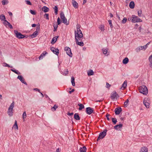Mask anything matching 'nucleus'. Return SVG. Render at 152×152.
Returning <instances> with one entry per match:
<instances>
[{
  "instance_id": "obj_28",
  "label": "nucleus",
  "mask_w": 152,
  "mask_h": 152,
  "mask_svg": "<svg viewBox=\"0 0 152 152\" xmlns=\"http://www.w3.org/2000/svg\"><path fill=\"white\" fill-rule=\"evenodd\" d=\"M42 10L44 12H48V7L44 6L42 8Z\"/></svg>"
},
{
  "instance_id": "obj_6",
  "label": "nucleus",
  "mask_w": 152,
  "mask_h": 152,
  "mask_svg": "<svg viewBox=\"0 0 152 152\" xmlns=\"http://www.w3.org/2000/svg\"><path fill=\"white\" fill-rule=\"evenodd\" d=\"M64 50L66 51L67 55L70 57L72 56V54L71 52V50L70 48L66 47L64 48Z\"/></svg>"
},
{
  "instance_id": "obj_30",
  "label": "nucleus",
  "mask_w": 152,
  "mask_h": 152,
  "mask_svg": "<svg viewBox=\"0 0 152 152\" xmlns=\"http://www.w3.org/2000/svg\"><path fill=\"white\" fill-rule=\"evenodd\" d=\"M13 127L15 129H18V126L16 120H15V122L13 126Z\"/></svg>"
},
{
  "instance_id": "obj_1",
  "label": "nucleus",
  "mask_w": 152,
  "mask_h": 152,
  "mask_svg": "<svg viewBox=\"0 0 152 152\" xmlns=\"http://www.w3.org/2000/svg\"><path fill=\"white\" fill-rule=\"evenodd\" d=\"M80 26L79 25L77 24V31H75V38L76 44L81 46H83L84 45V43L83 42L81 41H79V39L78 38H82L83 37V35L82 32L80 29Z\"/></svg>"
},
{
  "instance_id": "obj_9",
  "label": "nucleus",
  "mask_w": 152,
  "mask_h": 152,
  "mask_svg": "<svg viewBox=\"0 0 152 152\" xmlns=\"http://www.w3.org/2000/svg\"><path fill=\"white\" fill-rule=\"evenodd\" d=\"M50 50L54 53L55 54L57 55H58L59 50L58 49L55 48L53 47H51L50 48Z\"/></svg>"
},
{
  "instance_id": "obj_34",
  "label": "nucleus",
  "mask_w": 152,
  "mask_h": 152,
  "mask_svg": "<svg viewBox=\"0 0 152 152\" xmlns=\"http://www.w3.org/2000/svg\"><path fill=\"white\" fill-rule=\"evenodd\" d=\"M2 5H5L8 3L9 1L8 0H3L2 1Z\"/></svg>"
},
{
  "instance_id": "obj_37",
  "label": "nucleus",
  "mask_w": 152,
  "mask_h": 152,
  "mask_svg": "<svg viewBox=\"0 0 152 152\" xmlns=\"http://www.w3.org/2000/svg\"><path fill=\"white\" fill-rule=\"evenodd\" d=\"M102 51L103 53L105 55L107 53L108 51L107 49L103 48L102 49Z\"/></svg>"
},
{
  "instance_id": "obj_22",
  "label": "nucleus",
  "mask_w": 152,
  "mask_h": 152,
  "mask_svg": "<svg viewBox=\"0 0 152 152\" xmlns=\"http://www.w3.org/2000/svg\"><path fill=\"white\" fill-rule=\"evenodd\" d=\"M123 126V124H119L118 125H117L115 126L114 127V128L116 130H118V128H121Z\"/></svg>"
},
{
  "instance_id": "obj_16",
  "label": "nucleus",
  "mask_w": 152,
  "mask_h": 152,
  "mask_svg": "<svg viewBox=\"0 0 152 152\" xmlns=\"http://www.w3.org/2000/svg\"><path fill=\"white\" fill-rule=\"evenodd\" d=\"M38 34V32L37 31H35L32 34L29 35L32 38L35 37Z\"/></svg>"
},
{
  "instance_id": "obj_61",
  "label": "nucleus",
  "mask_w": 152,
  "mask_h": 152,
  "mask_svg": "<svg viewBox=\"0 0 152 152\" xmlns=\"http://www.w3.org/2000/svg\"><path fill=\"white\" fill-rule=\"evenodd\" d=\"M68 70L67 69L65 70V71H64V74L65 75H67L68 74Z\"/></svg>"
},
{
  "instance_id": "obj_4",
  "label": "nucleus",
  "mask_w": 152,
  "mask_h": 152,
  "mask_svg": "<svg viewBox=\"0 0 152 152\" xmlns=\"http://www.w3.org/2000/svg\"><path fill=\"white\" fill-rule=\"evenodd\" d=\"M107 130H104L103 132L100 133L97 139V141L103 138L106 135Z\"/></svg>"
},
{
  "instance_id": "obj_42",
  "label": "nucleus",
  "mask_w": 152,
  "mask_h": 152,
  "mask_svg": "<svg viewBox=\"0 0 152 152\" xmlns=\"http://www.w3.org/2000/svg\"><path fill=\"white\" fill-rule=\"evenodd\" d=\"M129 102V100L128 99H127L126 100V101L124 102V105L125 107H127L128 105V103Z\"/></svg>"
},
{
  "instance_id": "obj_52",
  "label": "nucleus",
  "mask_w": 152,
  "mask_h": 152,
  "mask_svg": "<svg viewBox=\"0 0 152 152\" xmlns=\"http://www.w3.org/2000/svg\"><path fill=\"white\" fill-rule=\"evenodd\" d=\"M57 24L58 25L60 24L61 23V21L60 19L59 18V17L57 19Z\"/></svg>"
},
{
  "instance_id": "obj_46",
  "label": "nucleus",
  "mask_w": 152,
  "mask_h": 152,
  "mask_svg": "<svg viewBox=\"0 0 152 152\" xmlns=\"http://www.w3.org/2000/svg\"><path fill=\"white\" fill-rule=\"evenodd\" d=\"M54 9L55 10V14L56 15L58 14V7L57 6H55L54 7Z\"/></svg>"
},
{
  "instance_id": "obj_29",
  "label": "nucleus",
  "mask_w": 152,
  "mask_h": 152,
  "mask_svg": "<svg viewBox=\"0 0 152 152\" xmlns=\"http://www.w3.org/2000/svg\"><path fill=\"white\" fill-rule=\"evenodd\" d=\"M129 61V59L127 58H125L123 59L122 62L124 64H127Z\"/></svg>"
},
{
  "instance_id": "obj_39",
  "label": "nucleus",
  "mask_w": 152,
  "mask_h": 152,
  "mask_svg": "<svg viewBox=\"0 0 152 152\" xmlns=\"http://www.w3.org/2000/svg\"><path fill=\"white\" fill-rule=\"evenodd\" d=\"M141 50H142V46L139 47L136 49L137 52H139Z\"/></svg>"
},
{
  "instance_id": "obj_17",
  "label": "nucleus",
  "mask_w": 152,
  "mask_h": 152,
  "mask_svg": "<svg viewBox=\"0 0 152 152\" xmlns=\"http://www.w3.org/2000/svg\"><path fill=\"white\" fill-rule=\"evenodd\" d=\"M127 86V81L125 80L124 82V83L122 84V87L120 89H124Z\"/></svg>"
},
{
  "instance_id": "obj_45",
  "label": "nucleus",
  "mask_w": 152,
  "mask_h": 152,
  "mask_svg": "<svg viewBox=\"0 0 152 152\" xmlns=\"http://www.w3.org/2000/svg\"><path fill=\"white\" fill-rule=\"evenodd\" d=\"M40 25L39 23H38V24L37 25L36 28V31H37V32H38L40 30Z\"/></svg>"
},
{
  "instance_id": "obj_40",
  "label": "nucleus",
  "mask_w": 152,
  "mask_h": 152,
  "mask_svg": "<svg viewBox=\"0 0 152 152\" xmlns=\"http://www.w3.org/2000/svg\"><path fill=\"white\" fill-rule=\"evenodd\" d=\"M57 107L58 106L56 104H55L54 106L51 107V110L53 111H55Z\"/></svg>"
},
{
  "instance_id": "obj_19",
  "label": "nucleus",
  "mask_w": 152,
  "mask_h": 152,
  "mask_svg": "<svg viewBox=\"0 0 152 152\" xmlns=\"http://www.w3.org/2000/svg\"><path fill=\"white\" fill-rule=\"evenodd\" d=\"M149 66L152 68V55L150 56L149 57Z\"/></svg>"
},
{
  "instance_id": "obj_20",
  "label": "nucleus",
  "mask_w": 152,
  "mask_h": 152,
  "mask_svg": "<svg viewBox=\"0 0 152 152\" xmlns=\"http://www.w3.org/2000/svg\"><path fill=\"white\" fill-rule=\"evenodd\" d=\"M58 36H56L53 38L52 40L51 43L52 44H54L57 41V38H58Z\"/></svg>"
},
{
  "instance_id": "obj_47",
  "label": "nucleus",
  "mask_w": 152,
  "mask_h": 152,
  "mask_svg": "<svg viewBox=\"0 0 152 152\" xmlns=\"http://www.w3.org/2000/svg\"><path fill=\"white\" fill-rule=\"evenodd\" d=\"M4 66H7V67H11V68H13L12 66H10L8 64H7L6 63H4Z\"/></svg>"
},
{
  "instance_id": "obj_41",
  "label": "nucleus",
  "mask_w": 152,
  "mask_h": 152,
  "mask_svg": "<svg viewBox=\"0 0 152 152\" xmlns=\"http://www.w3.org/2000/svg\"><path fill=\"white\" fill-rule=\"evenodd\" d=\"M30 12L33 15H35L36 14V12L35 11L33 10H30Z\"/></svg>"
},
{
  "instance_id": "obj_59",
  "label": "nucleus",
  "mask_w": 152,
  "mask_h": 152,
  "mask_svg": "<svg viewBox=\"0 0 152 152\" xmlns=\"http://www.w3.org/2000/svg\"><path fill=\"white\" fill-rule=\"evenodd\" d=\"M25 35H23V34H22L21 35V36H20V39H23L24 38H25Z\"/></svg>"
},
{
  "instance_id": "obj_21",
  "label": "nucleus",
  "mask_w": 152,
  "mask_h": 152,
  "mask_svg": "<svg viewBox=\"0 0 152 152\" xmlns=\"http://www.w3.org/2000/svg\"><path fill=\"white\" fill-rule=\"evenodd\" d=\"M129 7L131 9H133L134 7V3L133 1L130 2L129 4Z\"/></svg>"
},
{
  "instance_id": "obj_38",
  "label": "nucleus",
  "mask_w": 152,
  "mask_h": 152,
  "mask_svg": "<svg viewBox=\"0 0 152 152\" xmlns=\"http://www.w3.org/2000/svg\"><path fill=\"white\" fill-rule=\"evenodd\" d=\"M14 104H15L14 102V101L12 102V103L10 104V106L9 107V108L13 110V108L14 106Z\"/></svg>"
},
{
  "instance_id": "obj_36",
  "label": "nucleus",
  "mask_w": 152,
  "mask_h": 152,
  "mask_svg": "<svg viewBox=\"0 0 152 152\" xmlns=\"http://www.w3.org/2000/svg\"><path fill=\"white\" fill-rule=\"evenodd\" d=\"M88 76L93 75H94V72L92 70H90V71L88 72Z\"/></svg>"
},
{
  "instance_id": "obj_5",
  "label": "nucleus",
  "mask_w": 152,
  "mask_h": 152,
  "mask_svg": "<svg viewBox=\"0 0 152 152\" xmlns=\"http://www.w3.org/2000/svg\"><path fill=\"white\" fill-rule=\"evenodd\" d=\"M110 97L113 100L115 99H117V98H118L119 96L116 91H114L111 93Z\"/></svg>"
},
{
  "instance_id": "obj_11",
  "label": "nucleus",
  "mask_w": 152,
  "mask_h": 152,
  "mask_svg": "<svg viewBox=\"0 0 152 152\" xmlns=\"http://www.w3.org/2000/svg\"><path fill=\"white\" fill-rule=\"evenodd\" d=\"M122 111V108L121 107H118L115 109V112L116 115H118Z\"/></svg>"
},
{
  "instance_id": "obj_56",
  "label": "nucleus",
  "mask_w": 152,
  "mask_h": 152,
  "mask_svg": "<svg viewBox=\"0 0 152 152\" xmlns=\"http://www.w3.org/2000/svg\"><path fill=\"white\" fill-rule=\"evenodd\" d=\"M110 116V115L108 114H107L106 115V117L107 118V119L109 121L110 120V118H109V117Z\"/></svg>"
},
{
  "instance_id": "obj_35",
  "label": "nucleus",
  "mask_w": 152,
  "mask_h": 152,
  "mask_svg": "<svg viewBox=\"0 0 152 152\" xmlns=\"http://www.w3.org/2000/svg\"><path fill=\"white\" fill-rule=\"evenodd\" d=\"M78 105L79 106V110H81L84 108V106L82 104H78Z\"/></svg>"
},
{
  "instance_id": "obj_33",
  "label": "nucleus",
  "mask_w": 152,
  "mask_h": 152,
  "mask_svg": "<svg viewBox=\"0 0 152 152\" xmlns=\"http://www.w3.org/2000/svg\"><path fill=\"white\" fill-rule=\"evenodd\" d=\"M99 28L102 31H104L105 30L104 26L103 25H100L99 27Z\"/></svg>"
},
{
  "instance_id": "obj_53",
  "label": "nucleus",
  "mask_w": 152,
  "mask_h": 152,
  "mask_svg": "<svg viewBox=\"0 0 152 152\" xmlns=\"http://www.w3.org/2000/svg\"><path fill=\"white\" fill-rule=\"evenodd\" d=\"M142 13L141 10H140L138 12V14L139 16H141V14Z\"/></svg>"
},
{
  "instance_id": "obj_3",
  "label": "nucleus",
  "mask_w": 152,
  "mask_h": 152,
  "mask_svg": "<svg viewBox=\"0 0 152 152\" xmlns=\"http://www.w3.org/2000/svg\"><path fill=\"white\" fill-rule=\"evenodd\" d=\"M132 21L133 23L141 22L142 20L140 18H138L137 16L135 15H132Z\"/></svg>"
},
{
  "instance_id": "obj_31",
  "label": "nucleus",
  "mask_w": 152,
  "mask_h": 152,
  "mask_svg": "<svg viewBox=\"0 0 152 152\" xmlns=\"http://www.w3.org/2000/svg\"><path fill=\"white\" fill-rule=\"evenodd\" d=\"M71 82L72 83V85L73 86H75V78L73 77H72L71 78Z\"/></svg>"
},
{
  "instance_id": "obj_49",
  "label": "nucleus",
  "mask_w": 152,
  "mask_h": 152,
  "mask_svg": "<svg viewBox=\"0 0 152 152\" xmlns=\"http://www.w3.org/2000/svg\"><path fill=\"white\" fill-rule=\"evenodd\" d=\"M127 21V19L126 18H124L123 20H122V23H125Z\"/></svg>"
},
{
  "instance_id": "obj_10",
  "label": "nucleus",
  "mask_w": 152,
  "mask_h": 152,
  "mask_svg": "<svg viewBox=\"0 0 152 152\" xmlns=\"http://www.w3.org/2000/svg\"><path fill=\"white\" fill-rule=\"evenodd\" d=\"M14 33L16 37L20 39V37L21 36L22 34L20 32H19L17 30H14Z\"/></svg>"
},
{
  "instance_id": "obj_24",
  "label": "nucleus",
  "mask_w": 152,
  "mask_h": 152,
  "mask_svg": "<svg viewBox=\"0 0 152 152\" xmlns=\"http://www.w3.org/2000/svg\"><path fill=\"white\" fill-rule=\"evenodd\" d=\"M62 20L63 23L64 24H66V25H69V21L67 20L66 18H65L64 19H64Z\"/></svg>"
},
{
  "instance_id": "obj_25",
  "label": "nucleus",
  "mask_w": 152,
  "mask_h": 152,
  "mask_svg": "<svg viewBox=\"0 0 152 152\" xmlns=\"http://www.w3.org/2000/svg\"><path fill=\"white\" fill-rule=\"evenodd\" d=\"M74 118L76 120H79L80 117L78 113H75L74 115Z\"/></svg>"
},
{
  "instance_id": "obj_14",
  "label": "nucleus",
  "mask_w": 152,
  "mask_h": 152,
  "mask_svg": "<svg viewBox=\"0 0 152 152\" xmlns=\"http://www.w3.org/2000/svg\"><path fill=\"white\" fill-rule=\"evenodd\" d=\"M47 53V52L46 51H44L39 57V60L42 59L44 57L45 55Z\"/></svg>"
},
{
  "instance_id": "obj_32",
  "label": "nucleus",
  "mask_w": 152,
  "mask_h": 152,
  "mask_svg": "<svg viewBox=\"0 0 152 152\" xmlns=\"http://www.w3.org/2000/svg\"><path fill=\"white\" fill-rule=\"evenodd\" d=\"M60 18L62 20L64 19H64L65 18L64 14L63 13V12H61L60 13Z\"/></svg>"
},
{
  "instance_id": "obj_55",
  "label": "nucleus",
  "mask_w": 152,
  "mask_h": 152,
  "mask_svg": "<svg viewBox=\"0 0 152 152\" xmlns=\"http://www.w3.org/2000/svg\"><path fill=\"white\" fill-rule=\"evenodd\" d=\"M148 44V43H147L146 45L143 46L142 47V50H145L147 48V45Z\"/></svg>"
},
{
  "instance_id": "obj_15",
  "label": "nucleus",
  "mask_w": 152,
  "mask_h": 152,
  "mask_svg": "<svg viewBox=\"0 0 152 152\" xmlns=\"http://www.w3.org/2000/svg\"><path fill=\"white\" fill-rule=\"evenodd\" d=\"M12 111L13 110L8 108V110L7 111V113L9 115L10 117L12 116L13 115V112Z\"/></svg>"
},
{
  "instance_id": "obj_58",
  "label": "nucleus",
  "mask_w": 152,
  "mask_h": 152,
  "mask_svg": "<svg viewBox=\"0 0 152 152\" xmlns=\"http://www.w3.org/2000/svg\"><path fill=\"white\" fill-rule=\"evenodd\" d=\"M33 90L34 91H37L39 92H40V90L39 89H38L37 88H33Z\"/></svg>"
},
{
  "instance_id": "obj_26",
  "label": "nucleus",
  "mask_w": 152,
  "mask_h": 152,
  "mask_svg": "<svg viewBox=\"0 0 152 152\" xmlns=\"http://www.w3.org/2000/svg\"><path fill=\"white\" fill-rule=\"evenodd\" d=\"M86 148L85 146H83L80 149V152H86Z\"/></svg>"
},
{
  "instance_id": "obj_64",
  "label": "nucleus",
  "mask_w": 152,
  "mask_h": 152,
  "mask_svg": "<svg viewBox=\"0 0 152 152\" xmlns=\"http://www.w3.org/2000/svg\"><path fill=\"white\" fill-rule=\"evenodd\" d=\"M75 91V89H72V90L71 91H69V94H71L72 93V92H74Z\"/></svg>"
},
{
  "instance_id": "obj_2",
  "label": "nucleus",
  "mask_w": 152,
  "mask_h": 152,
  "mask_svg": "<svg viewBox=\"0 0 152 152\" xmlns=\"http://www.w3.org/2000/svg\"><path fill=\"white\" fill-rule=\"evenodd\" d=\"M140 92L144 95H146L148 93V90L147 87L145 86H140L139 88Z\"/></svg>"
},
{
  "instance_id": "obj_60",
  "label": "nucleus",
  "mask_w": 152,
  "mask_h": 152,
  "mask_svg": "<svg viewBox=\"0 0 152 152\" xmlns=\"http://www.w3.org/2000/svg\"><path fill=\"white\" fill-rule=\"evenodd\" d=\"M110 85L109 84V83H106V87L107 88H109L110 87Z\"/></svg>"
},
{
  "instance_id": "obj_62",
  "label": "nucleus",
  "mask_w": 152,
  "mask_h": 152,
  "mask_svg": "<svg viewBox=\"0 0 152 152\" xmlns=\"http://www.w3.org/2000/svg\"><path fill=\"white\" fill-rule=\"evenodd\" d=\"M44 16V18H45L46 19H48V13H45Z\"/></svg>"
},
{
  "instance_id": "obj_13",
  "label": "nucleus",
  "mask_w": 152,
  "mask_h": 152,
  "mask_svg": "<svg viewBox=\"0 0 152 152\" xmlns=\"http://www.w3.org/2000/svg\"><path fill=\"white\" fill-rule=\"evenodd\" d=\"M72 4L73 6L75 8H77L78 7V4L76 1L74 0H72Z\"/></svg>"
},
{
  "instance_id": "obj_51",
  "label": "nucleus",
  "mask_w": 152,
  "mask_h": 152,
  "mask_svg": "<svg viewBox=\"0 0 152 152\" xmlns=\"http://www.w3.org/2000/svg\"><path fill=\"white\" fill-rule=\"evenodd\" d=\"M108 22L110 25V27L111 28H113V25L112 23V20H109L108 21Z\"/></svg>"
},
{
  "instance_id": "obj_54",
  "label": "nucleus",
  "mask_w": 152,
  "mask_h": 152,
  "mask_svg": "<svg viewBox=\"0 0 152 152\" xmlns=\"http://www.w3.org/2000/svg\"><path fill=\"white\" fill-rule=\"evenodd\" d=\"M57 27H58L57 25H54V31H55L56 30Z\"/></svg>"
},
{
  "instance_id": "obj_57",
  "label": "nucleus",
  "mask_w": 152,
  "mask_h": 152,
  "mask_svg": "<svg viewBox=\"0 0 152 152\" xmlns=\"http://www.w3.org/2000/svg\"><path fill=\"white\" fill-rule=\"evenodd\" d=\"M8 27H9L11 29H12L13 28V26L10 23L8 25Z\"/></svg>"
},
{
  "instance_id": "obj_8",
  "label": "nucleus",
  "mask_w": 152,
  "mask_h": 152,
  "mask_svg": "<svg viewBox=\"0 0 152 152\" xmlns=\"http://www.w3.org/2000/svg\"><path fill=\"white\" fill-rule=\"evenodd\" d=\"M17 79L19 80L20 81L26 85H27V84L26 82L24 81V79L23 76L21 75H19L17 77Z\"/></svg>"
},
{
  "instance_id": "obj_18",
  "label": "nucleus",
  "mask_w": 152,
  "mask_h": 152,
  "mask_svg": "<svg viewBox=\"0 0 152 152\" xmlns=\"http://www.w3.org/2000/svg\"><path fill=\"white\" fill-rule=\"evenodd\" d=\"M148 148L146 147H143L142 148L140 151V152H148Z\"/></svg>"
},
{
  "instance_id": "obj_48",
  "label": "nucleus",
  "mask_w": 152,
  "mask_h": 152,
  "mask_svg": "<svg viewBox=\"0 0 152 152\" xmlns=\"http://www.w3.org/2000/svg\"><path fill=\"white\" fill-rule=\"evenodd\" d=\"M26 114L25 111L24 112L23 114V119H24L25 118H26Z\"/></svg>"
},
{
  "instance_id": "obj_50",
  "label": "nucleus",
  "mask_w": 152,
  "mask_h": 152,
  "mask_svg": "<svg viewBox=\"0 0 152 152\" xmlns=\"http://www.w3.org/2000/svg\"><path fill=\"white\" fill-rule=\"evenodd\" d=\"M25 1L26 2V4L30 5H32V4L30 2V1L29 0H26Z\"/></svg>"
},
{
  "instance_id": "obj_27",
  "label": "nucleus",
  "mask_w": 152,
  "mask_h": 152,
  "mask_svg": "<svg viewBox=\"0 0 152 152\" xmlns=\"http://www.w3.org/2000/svg\"><path fill=\"white\" fill-rule=\"evenodd\" d=\"M0 19L1 21H4L6 20L5 16L4 14H1L0 15Z\"/></svg>"
},
{
  "instance_id": "obj_23",
  "label": "nucleus",
  "mask_w": 152,
  "mask_h": 152,
  "mask_svg": "<svg viewBox=\"0 0 152 152\" xmlns=\"http://www.w3.org/2000/svg\"><path fill=\"white\" fill-rule=\"evenodd\" d=\"M11 70L17 75H19L21 74L19 72L18 70L15 69H11Z\"/></svg>"
},
{
  "instance_id": "obj_43",
  "label": "nucleus",
  "mask_w": 152,
  "mask_h": 152,
  "mask_svg": "<svg viewBox=\"0 0 152 152\" xmlns=\"http://www.w3.org/2000/svg\"><path fill=\"white\" fill-rule=\"evenodd\" d=\"M112 121L113 123L114 124H116V122H117L116 119L115 118H112Z\"/></svg>"
},
{
  "instance_id": "obj_7",
  "label": "nucleus",
  "mask_w": 152,
  "mask_h": 152,
  "mask_svg": "<svg viewBox=\"0 0 152 152\" xmlns=\"http://www.w3.org/2000/svg\"><path fill=\"white\" fill-rule=\"evenodd\" d=\"M149 100L148 98H145L143 101V103L147 108L149 107L150 103L148 102Z\"/></svg>"
},
{
  "instance_id": "obj_63",
  "label": "nucleus",
  "mask_w": 152,
  "mask_h": 152,
  "mask_svg": "<svg viewBox=\"0 0 152 152\" xmlns=\"http://www.w3.org/2000/svg\"><path fill=\"white\" fill-rule=\"evenodd\" d=\"M37 26V25L36 24H35V23L31 25V26L33 27H36V26Z\"/></svg>"
},
{
  "instance_id": "obj_44",
  "label": "nucleus",
  "mask_w": 152,
  "mask_h": 152,
  "mask_svg": "<svg viewBox=\"0 0 152 152\" xmlns=\"http://www.w3.org/2000/svg\"><path fill=\"white\" fill-rule=\"evenodd\" d=\"M10 23L7 20H5V21L3 23L7 27V25H8Z\"/></svg>"
},
{
  "instance_id": "obj_12",
  "label": "nucleus",
  "mask_w": 152,
  "mask_h": 152,
  "mask_svg": "<svg viewBox=\"0 0 152 152\" xmlns=\"http://www.w3.org/2000/svg\"><path fill=\"white\" fill-rule=\"evenodd\" d=\"M86 112L87 114L90 115L93 112V109L90 107H87L86 108Z\"/></svg>"
}]
</instances>
